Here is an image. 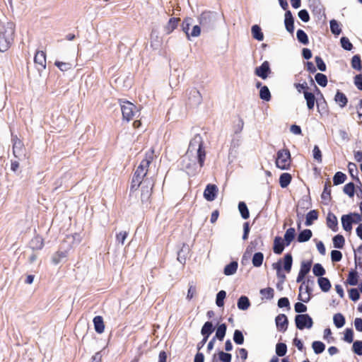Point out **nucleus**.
I'll return each instance as SVG.
<instances>
[{
	"label": "nucleus",
	"instance_id": "1",
	"mask_svg": "<svg viewBox=\"0 0 362 362\" xmlns=\"http://www.w3.org/2000/svg\"><path fill=\"white\" fill-rule=\"evenodd\" d=\"M204 141L200 134H196L190 141L186 154L182 156L181 165L189 175H194L204 165L206 152Z\"/></svg>",
	"mask_w": 362,
	"mask_h": 362
},
{
	"label": "nucleus",
	"instance_id": "2",
	"mask_svg": "<svg viewBox=\"0 0 362 362\" xmlns=\"http://www.w3.org/2000/svg\"><path fill=\"white\" fill-rule=\"evenodd\" d=\"M15 25L7 22L0 28V52L6 51L12 45L14 37Z\"/></svg>",
	"mask_w": 362,
	"mask_h": 362
},
{
	"label": "nucleus",
	"instance_id": "3",
	"mask_svg": "<svg viewBox=\"0 0 362 362\" xmlns=\"http://www.w3.org/2000/svg\"><path fill=\"white\" fill-rule=\"evenodd\" d=\"M218 17L216 12L205 11L199 17V22L204 30L209 31L215 27Z\"/></svg>",
	"mask_w": 362,
	"mask_h": 362
},
{
	"label": "nucleus",
	"instance_id": "4",
	"mask_svg": "<svg viewBox=\"0 0 362 362\" xmlns=\"http://www.w3.org/2000/svg\"><path fill=\"white\" fill-rule=\"evenodd\" d=\"M276 165L281 170H288L291 165V154L288 150L282 149L277 152Z\"/></svg>",
	"mask_w": 362,
	"mask_h": 362
},
{
	"label": "nucleus",
	"instance_id": "5",
	"mask_svg": "<svg viewBox=\"0 0 362 362\" xmlns=\"http://www.w3.org/2000/svg\"><path fill=\"white\" fill-rule=\"evenodd\" d=\"M120 106L122 119L127 122L132 120L138 112L136 107L129 101H122L120 103Z\"/></svg>",
	"mask_w": 362,
	"mask_h": 362
},
{
	"label": "nucleus",
	"instance_id": "6",
	"mask_svg": "<svg viewBox=\"0 0 362 362\" xmlns=\"http://www.w3.org/2000/svg\"><path fill=\"white\" fill-rule=\"evenodd\" d=\"M296 327L300 330L307 328L310 329L313 327V321L308 314L297 315L295 317Z\"/></svg>",
	"mask_w": 362,
	"mask_h": 362
},
{
	"label": "nucleus",
	"instance_id": "7",
	"mask_svg": "<svg viewBox=\"0 0 362 362\" xmlns=\"http://www.w3.org/2000/svg\"><path fill=\"white\" fill-rule=\"evenodd\" d=\"M153 151L149 153H147L146 154V158L141 161L139 165L135 170V172L139 173L141 176H144L146 178L148 177L147 173L148 168L153 160Z\"/></svg>",
	"mask_w": 362,
	"mask_h": 362
},
{
	"label": "nucleus",
	"instance_id": "8",
	"mask_svg": "<svg viewBox=\"0 0 362 362\" xmlns=\"http://www.w3.org/2000/svg\"><path fill=\"white\" fill-rule=\"evenodd\" d=\"M187 101L191 106L197 107L201 104L202 96L196 88H192L187 90Z\"/></svg>",
	"mask_w": 362,
	"mask_h": 362
},
{
	"label": "nucleus",
	"instance_id": "9",
	"mask_svg": "<svg viewBox=\"0 0 362 362\" xmlns=\"http://www.w3.org/2000/svg\"><path fill=\"white\" fill-rule=\"evenodd\" d=\"M13 141V153L16 158L22 159L25 156V148L23 142L16 136L12 137Z\"/></svg>",
	"mask_w": 362,
	"mask_h": 362
},
{
	"label": "nucleus",
	"instance_id": "10",
	"mask_svg": "<svg viewBox=\"0 0 362 362\" xmlns=\"http://www.w3.org/2000/svg\"><path fill=\"white\" fill-rule=\"evenodd\" d=\"M140 186H141V201L143 202H147L151 195L153 182L151 179L146 177V180L144 181V184L141 185Z\"/></svg>",
	"mask_w": 362,
	"mask_h": 362
},
{
	"label": "nucleus",
	"instance_id": "11",
	"mask_svg": "<svg viewBox=\"0 0 362 362\" xmlns=\"http://www.w3.org/2000/svg\"><path fill=\"white\" fill-rule=\"evenodd\" d=\"M309 280H308L306 284L305 281H303L299 288V295L298 298L304 303H308L310 299V294L312 291V289L309 286Z\"/></svg>",
	"mask_w": 362,
	"mask_h": 362
},
{
	"label": "nucleus",
	"instance_id": "12",
	"mask_svg": "<svg viewBox=\"0 0 362 362\" xmlns=\"http://www.w3.org/2000/svg\"><path fill=\"white\" fill-rule=\"evenodd\" d=\"M270 73L269 63L267 61H264L260 66L257 67L255 70V74L262 79H266Z\"/></svg>",
	"mask_w": 362,
	"mask_h": 362
},
{
	"label": "nucleus",
	"instance_id": "13",
	"mask_svg": "<svg viewBox=\"0 0 362 362\" xmlns=\"http://www.w3.org/2000/svg\"><path fill=\"white\" fill-rule=\"evenodd\" d=\"M34 62L39 71L46 68V54L43 51H37L34 57Z\"/></svg>",
	"mask_w": 362,
	"mask_h": 362
},
{
	"label": "nucleus",
	"instance_id": "14",
	"mask_svg": "<svg viewBox=\"0 0 362 362\" xmlns=\"http://www.w3.org/2000/svg\"><path fill=\"white\" fill-rule=\"evenodd\" d=\"M218 188L215 185H208L204 190V197L209 202L214 201L216 197Z\"/></svg>",
	"mask_w": 362,
	"mask_h": 362
},
{
	"label": "nucleus",
	"instance_id": "15",
	"mask_svg": "<svg viewBox=\"0 0 362 362\" xmlns=\"http://www.w3.org/2000/svg\"><path fill=\"white\" fill-rule=\"evenodd\" d=\"M309 1V7L311 9L312 12L315 15H322L324 13V8L322 5L321 4L320 0H308Z\"/></svg>",
	"mask_w": 362,
	"mask_h": 362
},
{
	"label": "nucleus",
	"instance_id": "16",
	"mask_svg": "<svg viewBox=\"0 0 362 362\" xmlns=\"http://www.w3.org/2000/svg\"><path fill=\"white\" fill-rule=\"evenodd\" d=\"M276 324L279 330L285 332L288 326L287 317L284 314H279L276 317Z\"/></svg>",
	"mask_w": 362,
	"mask_h": 362
},
{
	"label": "nucleus",
	"instance_id": "17",
	"mask_svg": "<svg viewBox=\"0 0 362 362\" xmlns=\"http://www.w3.org/2000/svg\"><path fill=\"white\" fill-rule=\"evenodd\" d=\"M145 180V177L141 176L139 173L134 172L131 184V190H136L141 185L144 184Z\"/></svg>",
	"mask_w": 362,
	"mask_h": 362
},
{
	"label": "nucleus",
	"instance_id": "18",
	"mask_svg": "<svg viewBox=\"0 0 362 362\" xmlns=\"http://www.w3.org/2000/svg\"><path fill=\"white\" fill-rule=\"evenodd\" d=\"M327 227L329 228L330 229H332L334 232L337 231V230H338L337 218V216L331 212L328 213V214H327Z\"/></svg>",
	"mask_w": 362,
	"mask_h": 362
},
{
	"label": "nucleus",
	"instance_id": "19",
	"mask_svg": "<svg viewBox=\"0 0 362 362\" xmlns=\"http://www.w3.org/2000/svg\"><path fill=\"white\" fill-rule=\"evenodd\" d=\"M284 23L286 26V29L290 33H292L294 30V21L292 16L291 12L290 11H287L285 13V20Z\"/></svg>",
	"mask_w": 362,
	"mask_h": 362
},
{
	"label": "nucleus",
	"instance_id": "20",
	"mask_svg": "<svg viewBox=\"0 0 362 362\" xmlns=\"http://www.w3.org/2000/svg\"><path fill=\"white\" fill-rule=\"evenodd\" d=\"M354 220L351 215H343L341 216V224L344 230L350 232L352 230V223Z\"/></svg>",
	"mask_w": 362,
	"mask_h": 362
},
{
	"label": "nucleus",
	"instance_id": "21",
	"mask_svg": "<svg viewBox=\"0 0 362 362\" xmlns=\"http://www.w3.org/2000/svg\"><path fill=\"white\" fill-rule=\"evenodd\" d=\"M334 101L340 107L343 108L347 105L348 99L344 93L337 90L334 96Z\"/></svg>",
	"mask_w": 362,
	"mask_h": 362
},
{
	"label": "nucleus",
	"instance_id": "22",
	"mask_svg": "<svg viewBox=\"0 0 362 362\" xmlns=\"http://www.w3.org/2000/svg\"><path fill=\"white\" fill-rule=\"evenodd\" d=\"M94 328L97 333L102 334L105 330V325L101 316H95L93 318Z\"/></svg>",
	"mask_w": 362,
	"mask_h": 362
},
{
	"label": "nucleus",
	"instance_id": "23",
	"mask_svg": "<svg viewBox=\"0 0 362 362\" xmlns=\"http://www.w3.org/2000/svg\"><path fill=\"white\" fill-rule=\"evenodd\" d=\"M284 249V245L283 243V240L281 237H276L274 240V252L279 255L281 254Z\"/></svg>",
	"mask_w": 362,
	"mask_h": 362
},
{
	"label": "nucleus",
	"instance_id": "24",
	"mask_svg": "<svg viewBox=\"0 0 362 362\" xmlns=\"http://www.w3.org/2000/svg\"><path fill=\"white\" fill-rule=\"evenodd\" d=\"M304 98L306 100L307 107L309 110H313L315 106V97L313 93L305 90L303 92Z\"/></svg>",
	"mask_w": 362,
	"mask_h": 362
},
{
	"label": "nucleus",
	"instance_id": "25",
	"mask_svg": "<svg viewBox=\"0 0 362 362\" xmlns=\"http://www.w3.org/2000/svg\"><path fill=\"white\" fill-rule=\"evenodd\" d=\"M238 262L235 261L231 262L230 264H227L223 270V273L226 276H230L234 274L238 269Z\"/></svg>",
	"mask_w": 362,
	"mask_h": 362
},
{
	"label": "nucleus",
	"instance_id": "26",
	"mask_svg": "<svg viewBox=\"0 0 362 362\" xmlns=\"http://www.w3.org/2000/svg\"><path fill=\"white\" fill-rule=\"evenodd\" d=\"M320 288L323 292H327L331 288L329 280L325 277H320L317 280Z\"/></svg>",
	"mask_w": 362,
	"mask_h": 362
},
{
	"label": "nucleus",
	"instance_id": "27",
	"mask_svg": "<svg viewBox=\"0 0 362 362\" xmlns=\"http://www.w3.org/2000/svg\"><path fill=\"white\" fill-rule=\"evenodd\" d=\"M238 308L241 310H246L250 306V303L247 296H242L238 300Z\"/></svg>",
	"mask_w": 362,
	"mask_h": 362
},
{
	"label": "nucleus",
	"instance_id": "28",
	"mask_svg": "<svg viewBox=\"0 0 362 362\" xmlns=\"http://www.w3.org/2000/svg\"><path fill=\"white\" fill-rule=\"evenodd\" d=\"M214 328L213 326V324L211 322H206L203 325L202 329H201V334L203 335V337H208L210 336V334L214 332Z\"/></svg>",
	"mask_w": 362,
	"mask_h": 362
},
{
	"label": "nucleus",
	"instance_id": "29",
	"mask_svg": "<svg viewBox=\"0 0 362 362\" xmlns=\"http://www.w3.org/2000/svg\"><path fill=\"white\" fill-rule=\"evenodd\" d=\"M312 235V231L310 229H305L298 234V241L299 243L306 242L311 238Z\"/></svg>",
	"mask_w": 362,
	"mask_h": 362
},
{
	"label": "nucleus",
	"instance_id": "30",
	"mask_svg": "<svg viewBox=\"0 0 362 362\" xmlns=\"http://www.w3.org/2000/svg\"><path fill=\"white\" fill-rule=\"evenodd\" d=\"M252 37L258 41H262L264 39V35L262 32L261 28L257 25H252L251 28Z\"/></svg>",
	"mask_w": 362,
	"mask_h": 362
},
{
	"label": "nucleus",
	"instance_id": "31",
	"mask_svg": "<svg viewBox=\"0 0 362 362\" xmlns=\"http://www.w3.org/2000/svg\"><path fill=\"white\" fill-rule=\"evenodd\" d=\"M292 177L289 173H284L279 177V184L282 188H286L291 183Z\"/></svg>",
	"mask_w": 362,
	"mask_h": 362
},
{
	"label": "nucleus",
	"instance_id": "32",
	"mask_svg": "<svg viewBox=\"0 0 362 362\" xmlns=\"http://www.w3.org/2000/svg\"><path fill=\"white\" fill-rule=\"evenodd\" d=\"M180 19L177 18H171L168 24L166 25L165 29L168 34L172 33L177 26L178 22Z\"/></svg>",
	"mask_w": 362,
	"mask_h": 362
},
{
	"label": "nucleus",
	"instance_id": "33",
	"mask_svg": "<svg viewBox=\"0 0 362 362\" xmlns=\"http://www.w3.org/2000/svg\"><path fill=\"white\" fill-rule=\"evenodd\" d=\"M263 260L264 255L262 252H258L254 254L252 259V263L254 267H259L262 264Z\"/></svg>",
	"mask_w": 362,
	"mask_h": 362
},
{
	"label": "nucleus",
	"instance_id": "34",
	"mask_svg": "<svg viewBox=\"0 0 362 362\" xmlns=\"http://www.w3.org/2000/svg\"><path fill=\"white\" fill-rule=\"evenodd\" d=\"M226 325L224 323L218 325L216 331L215 339L222 341L226 335Z\"/></svg>",
	"mask_w": 362,
	"mask_h": 362
},
{
	"label": "nucleus",
	"instance_id": "35",
	"mask_svg": "<svg viewBox=\"0 0 362 362\" xmlns=\"http://www.w3.org/2000/svg\"><path fill=\"white\" fill-rule=\"evenodd\" d=\"M318 218V213L316 210H311L306 215L305 225L307 226H311L313 222Z\"/></svg>",
	"mask_w": 362,
	"mask_h": 362
},
{
	"label": "nucleus",
	"instance_id": "36",
	"mask_svg": "<svg viewBox=\"0 0 362 362\" xmlns=\"http://www.w3.org/2000/svg\"><path fill=\"white\" fill-rule=\"evenodd\" d=\"M193 19L192 18H186L182 23V30L186 34L187 37L189 40V28L192 25Z\"/></svg>",
	"mask_w": 362,
	"mask_h": 362
},
{
	"label": "nucleus",
	"instance_id": "37",
	"mask_svg": "<svg viewBox=\"0 0 362 362\" xmlns=\"http://www.w3.org/2000/svg\"><path fill=\"white\" fill-rule=\"evenodd\" d=\"M66 256V251H58L53 255L52 261L54 264H57L65 259Z\"/></svg>",
	"mask_w": 362,
	"mask_h": 362
},
{
	"label": "nucleus",
	"instance_id": "38",
	"mask_svg": "<svg viewBox=\"0 0 362 362\" xmlns=\"http://www.w3.org/2000/svg\"><path fill=\"white\" fill-rule=\"evenodd\" d=\"M296 235V231L293 228H288L284 235V240L286 242V245L288 246L291 244L292 240L294 239Z\"/></svg>",
	"mask_w": 362,
	"mask_h": 362
},
{
	"label": "nucleus",
	"instance_id": "39",
	"mask_svg": "<svg viewBox=\"0 0 362 362\" xmlns=\"http://www.w3.org/2000/svg\"><path fill=\"white\" fill-rule=\"evenodd\" d=\"M293 263V258L291 254L285 255L284 258V269L288 273L291 272Z\"/></svg>",
	"mask_w": 362,
	"mask_h": 362
},
{
	"label": "nucleus",
	"instance_id": "40",
	"mask_svg": "<svg viewBox=\"0 0 362 362\" xmlns=\"http://www.w3.org/2000/svg\"><path fill=\"white\" fill-rule=\"evenodd\" d=\"M334 325L337 328L342 327L345 324V318L341 313H337L333 317Z\"/></svg>",
	"mask_w": 362,
	"mask_h": 362
},
{
	"label": "nucleus",
	"instance_id": "41",
	"mask_svg": "<svg viewBox=\"0 0 362 362\" xmlns=\"http://www.w3.org/2000/svg\"><path fill=\"white\" fill-rule=\"evenodd\" d=\"M259 97L262 100L269 101L271 100V93L267 86H262L259 90Z\"/></svg>",
	"mask_w": 362,
	"mask_h": 362
},
{
	"label": "nucleus",
	"instance_id": "42",
	"mask_svg": "<svg viewBox=\"0 0 362 362\" xmlns=\"http://www.w3.org/2000/svg\"><path fill=\"white\" fill-rule=\"evenodd\" d=\"M238 209H239V211H240L243 218L247 219L249 218V216H250L249 210H248L247 206L245 202H240L238 204Z\"/></svg>",
	"mask_w": 362,
	"mask_h": 362
},
{
	"label": "nucleus",
	"instance_id": "43",
	"mask_svg": "<svg viewBox=\"0 0 362 362\" xmlns=\"http://www.w3.org/2000/svg\"><path fill=\"white\" fill-rule=\"evenodd\" d=\"M345 240L343 235H337L333 238V244L335 248L341 249L344 245Z\"/></svg>",
	"mask_w": 362,
	"mask_h": 362
},
{
	"label": "nucleus",
	"instance_id": "44",
	"mask_svg": "<svg viewBox=\"0 0 362 362\" xmlns=\"http://www.w3.org/2000/svg\"><path fill=\"white\" fill-rule=\"evenodd\" d=\"M322 199L325 201H329L331 199V185L329 182H326L325 185L324 190L321 195Z\"/></svg>",
	"mask_w": 362,
	"mask_h": 362
},
{
	"label": "nucleus",
	"instance_id": "45",
	"mask_svg": "<svg viewBox=\"0 0 362 362\" xmlns=\"http://www.w3.org/2000/svg\"><path fill=\"white\" fill-rule=\"evenodd\" d=\"M346 281L349 285L356 286L358 281V273L356 271L350 272Z\"/></svg>",
	"mask_w": 362,
	"mask_h": 362
},
{
	"label": "nucleus",
	"instance_id": "46",
	"mask_svg": "<svg viewBox=\"0 0 362 362\" xmlns=\"http://www.w3.org/2000/svg\"><path fill=\"white\" fill-rule=\"evenodd\" d=\"M274 291L272 288L268 287L260 290V294L262 296V298L270 300L274 298Z\"/></svg>",
	"mask_w": 362,
	"mask_h": 362
},
{
	"label": "nucleus",
	"instance_id": "47",
	"mask_svg": "<svg viewBox=\"0 0 362 362\" xmlns=\"http://www.w3.org/2000/svg\"><path fill=\"white\" fill-rule=\"evenodd\" d=\"M30 245L33 250H40L43 245L42 239L38 236L35 237L31 240Z\"/></svg>",
	"mask_w": 362,
	"mask_h": 362
},
{
	"label": "nucleus",
	"instance_id": "48",
	"mask_svg": "<svg viewBox=\"0 0 362 362\" xmlns=\"http://www.w3.org/2000/svg\"><path fill=\"white\" fill-rule=\"evenodd\" d=\"M312 347L313 349L314 352L316 354H319L325 351V345L322 341H315L312 344Z\"/></svg>",
	"mask_w": 362,
	"mask_h": 362
},
{
	"label": "nucleus",
	"instance_id": "49",
	"mask_svg": "<svg viewBox=\"0 0 362 362\" xmlns=\"http://www.w3.org/2000/svg\"><path fill=\"white\" fill-rule=\"evenodd\" d=\"M346 178V175L341 173L337 172L335 173L333 177V182L334 185H338L344 182Z\"/></svg>",
	"mask_w": 362,
	"mask_h": 362
},
{
	"label": "nucleus",
	"instance_id": "50",
	"mask_svg": "<svg viewBox=\"0 0 362 362\" xmlns=\"http://www.w3.org/2000/svg\"><path fill=\"white\" fill-rule=\"evenodd\" d=\"M315 79L316 82L322 87H325L327 84V76L321 73H317L315 76Z\"/></svg>",
	"mask_w": 362,
	"mask_h": 362
},
{
	"label": "nucleus",
	"instance_id": "51",
	"mask_svg": "<svg viewBox=\"0 0 362 362\" xmlns=\"http://www.w3.org/2000/svg\"><path fill=\"white\" fill-rule=\"evenodd\" d=\"M298 40L303 45L308 43V37L307 34L303 30H298L296 33Z\"/></svg>",
	"mask_w": 362,
	"mask_h": 362
},
{
	"label": "nucleus",
	"instance_id": "52",
	"mask_svg": "<svg viewBox=\"0 0 362 362\" xmlns=\"http://www.w3.org/2000/svg\"><path fill=\"white\" fill-rule=\"evenodd\" d=\"M329 24H330L331 32L334 35H338L341 33V30L339 27L338 22L336 20H334V19L331 20L329 22Z\"/></svg>",
	"mask_w": 362,
	"mask_h": 362
},
{
	"label": "nucleus",
	"instance_id": "53",
	"mask_svg": "<svg viewBox=\"0 0 362 362\" xmlns=\"http://www.w3.org/2000/svg\"><path fill=\"white\" fill-rule=\"evenodd\" d=\"M313 272L316 276H319L320 278L322 277V276L325 274V270L320 264L317 263L313 266Z\"/></svg>",
	"mask_w": 362,
	"mask_h": 362
},
{
	"label": "nucleus",
	"instance_id": "54",
	"mask_svg": "<svg viewBox=\"0 0 362 362\" xmlns=\"http://www.w3.org/2000/svg\"><path fill=\"white\" fill-rule=\"evenodd\" d=\"M344 192L347 194L349 197H353L355 192V187L353 182H349L344 185Z\"/></svg>",
	"mask_w": 362,
	"mask_h": 362
},
{
	"label": "nucleus",
	"instance_id": "55",
	"mask_svg": "<svg viewBox=\"0 0 362 362\" xmlns=\"http://www.w3.org/2000/svg\"><path fill=\"white\" fill-rule=\"evenodd\" d=\"M226 296L225 291H220L216 295V303L218 307H223L224 305V299Z\"/></svg>",
	"mask_w": 362,
	"mask_h": 362
},
{
	"label": "nucleus",
	"instance_id": "56",
	"mask_svg": "<svg viewBox=\"0 0 362 362\" xmlns=\"http://www.w3.org/2000/svg\"><path fill=\"white\" fill-rule=\"evenodd\" d=\"M351 66L353 69H356L358 71H361L362 69L361 61L359 55H354L352 57Z\"/></svg>",
	"mask_w": 362,
	"mask_h": 362
},
{
	"label": "nucleus",
	"instance_id": "57",
	"mask_svg": "<svg viewBox=\"0 0 362 362\" xmlns=\"http://www.w3.org/2000/svg\"><path fill=\"white\" fill-rule=\"evenodd\" d=\"M287 351V346L284 343H278L276 346V353L279 356H284Z\"/></svg>",
	"mask_w": 362,
	"mask_h": 362
},
{
	"label": "nucleus",
	"instance_id": "58",
	"mask_svg": "<svg viewBox=\"0 0 362 362\" xmlns=\"http://www.w3.org/2000/svg\"><path fill=\"white\" fill-rule=\"evenodd\" d=\"M233 340L237 344H243L244 342V336L241 331L235 329L233 334Z\"/></svg>",
	"mask_w": 362,
	"mask_h": 362
},
{
	"label": "nucleus",
	"instance_id": "59",
	"mask_svg": "<svg viewBox=\"0 0 362 362\" xmlns=\"http://www.w3.org/2000/svg\"><path fill=\"white\" fill-rule=\"evenodd\" d=\"M56 66H57L61 71H66L71 69L72 64L69 62H62L56 61L54 62Z\"/></svg>",
	"mask_w": 362,
	"mask_h": 362
},
{
	"label": "nucleus",
	"instance_id": "60",
	"mask_svg": "<svg viewBox=\"0 0 362 362\" xmlns=\"http://www.w3.org/2000/svg\"><path fill=\"white\" fill-rule=\"evenodd\" d=\"M218 360L221 362H230L232 359V356L230 354L225 353L223 351H220L218 353Z\"/></svg>",
	"mask_w": 362,
	"mask_h": 362
},
{
	"label": "nucleus",
	"instance_id": "61",
	"mask_svg": "<svg viewBox=\"0 0 362 362\" xmlns=\"http://www.w3.org/2000/svg\"><path fill=\"white\" fill-rule=\"evenodd\" d=\"M311 264L312 262L310 261L302 262L299 272L306 275L310 270Z\"/></svg>",
	"mask_w": 362,
	"mask_h": 362
},
{
	"label": "nucleus",
	"instance_id": "62",
	"mask_svg": "<svg viewBox=\"0 0 362 362\" xmlns=\"http://www.w3.org/2000/svg\"><path fill=\"white\" fill-rule=\"evenodd\" d=\"M272 267L274 269L276 270V274L278 278L281 279L283 281L286 278L285 274L281 273V262H278L276 263H274L272 264Z\"/></svg>",
	"mask_w": 362,
	"mask_h": 362
},
{
	"label": "nucleus",
	"instance_id": "63",
	"mask_svg": "<svg viewBox=\"0 0 362 362\" xmlns=\"http://www.w3.org/2000/svg\"><path fill=\"white\" fill-rule=\"evenodd\" d=\"M341 45L345 50H351L353 48V45L349 40L346 37H342L340 40Z\"/></svg>",
	"mask_w": 362,
	"mask_h": 362
},
{
	"label": "nucleus",
	"instance_id": "64",
	"mask_svg": "<svg viewBox=\"0 0 362 362\" xmlns=\"http://www.w3.org/2000/svg\"><path fill=\"white\" fill-rule=\"evenodd\" d=\"M353 351L357 355H362V341H356L354 342Z\"/></svg>",
	"mask_w": 362,
	"mask_h": 362
}]
</instances>
